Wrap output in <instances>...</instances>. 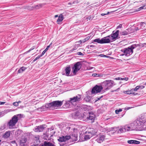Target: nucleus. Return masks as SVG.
I'll return each instance as SVG.
<instances>
[{"mask_svg": "<svg viewBox=\"0 0 146 146\" xmlns=\"http://www.w3.org/2000/svg\"><path fill=\"white\" fill-rule=\"evenodd\" d=\"M144 116H141L133 123L131 124V130H141L142 126L146 124V119Z\"/></svg>", "mask_w": 146, "mask_h": 146, "instance_id": "1", "label": "nucleus"}, {"mask_svg": "<svg viewBox=\"0 0 146 146\" xmlns=\"http://www.w3.org/2000/svg\"><path fill=\"white\" fill-rule=\"evenodd\" d=\"M62 102L58 100L54 101L46 104L45 106L42 107L40 109L43 111L46 110L47 108L52 110L56 109L57 107H60L62 105Z\"/></svg>", "mask_w": 146, "mask_h": 146, "instance_id": "2", "label": "nucleus"}, {"mask_svg": "<svg viewBox=\"0 0 146 146\" xmlns=\"http://www.w3.org/2000/svg\"><path fill=\"white\" fill-rule=\"evenodd\" d=\"M81 100V95L78 94L75 96L70 98V100L66 102L65 103L66 106V107H68L69 106V103L74 105L76 103H78Z\"/></svg>", "mask_w": 146, "mask_h": 146, "instance_id": "3", "label": "nucleus"}, {"mask_svg": "<svg viewBox=\"0 0 146 146\" xmlns=\"http://www.w3.org/2000/svg\"><path fill=\"white\" fill-rule=\"evenodd\" d=\"M21 114H17L14 116L7 123V125L9 129H13L15 128V126L18 120V117L20 116Z\"/></svg>", "mask_w": 146, "mask_h": 146, "instance_id": "4", "label": "nucleus"}, {"mask_svg": "<svg viewBox=\"0 0 146 146\" xmlns=\"http://www.w3.org/2000/svg\"><path fill=\"white\" fill-rule=\"evenodd\" d=\"M138 45V44H133L128 48H124L121 51L124 53L125 55L126 56H129L133 53V49L136 48Z\"/></svg>", "mask_w": 146, "mask_h": 146, "instance_id": "5", "label": "nucleus"}, {"mask_svg": "<svg viewBox=\"0 0 146 146\" xmlns=\"http://www.w3.org/2000/svg\"><path fill=\"white\" fill-rule=\"evenodd\" d=\"M82 66L81 62H78L75 64L74 66L72 67V72L74 74L76 73L80 70Z\"/></svg>", "mask_w": 146, "mask_h": 146, "instance_id": "6", "label": "nucleus"}, {"mask_svg": "<svg viewBox=\"0 0 146 146\" xmlns=\"http://www.w3.org/2000/svg\"><path fill=\"white\" fill-rule=\"evenodd\" d=\"M96 131H86V134L84 136V140H87L90 139L93 135H95L96 133Z\"/></svg>", "mask_w": 146, "mask_h": 146, "instance_id": "7", "label": "nucleus"}, {"mask_svg": "<svg viewBox=\"0 0 146 146\" xmlns=\"http://www.w3.org/2000/svg\"><path fill=\"white\" fill-rule=\"evenodd\" d=\"M103 84L107 88H110L115 85L114 81L111 80H105Z\"/></svg>", "mask_w": 146, "mask_h": 146, "instance_id": "8", "label": "nucleus"}, {"mask_svg": "<svg viewBox=\"0 0 146 146\" xmlns=\"http://www.w3.org/2000/svg\"><path fill=\"white\" fill-rule=\"evenodd\" d=\"M95 117V116L94 113L93 112H91L89 113V116L86 117L85 115H84L83 118L84 119L86 118L87 120H90V122L92 123L94 121Z\"/></svg>", "mask_w": 146, "mask_h": 146, "instance_id": "9", "label": "nucleus"}, {"mask_svg": "<svg viewBox=\"0 0 146 146\" xmlns=\"http://www.w3.org/2000/svg\"><path fill=\"white\" fill-rule=\"evenodd\" d=\"M102 89L103 88L101 86L96 85L92 89V94H96L100 92Z\"/></svg>", "mask_w": 146, "mask_h": 146, "instance_id": "10", "label": "nucleus"}, {"mask_svg": "<svg viewBox=\"0 0 146 146\" xmlns=\"http://www.w3.org/2000/svg\"><path fill=\"white\" fill-rule=\"evenodd\" d=\"M71 72V68L70 66L66 67L65 70L62 72L63 75H65L67 76H70V74Z\"/></svg>", "mask_w": 146, "mask_h": 146, "instance_id": "11", "label": "nucleus"}, {"mask_svg": "<svg viewBox=\"0 0 146 146\" xmlns=\"http://www.w3.org/2000/svg\"><path fill=\"white\" fill-rule=\"evenodd\" d=\"M105 138V136L104 135L100 134L98 136L96 140L98 143H100L104 140Z\"/></svg>", "mask_w": 146, "mask_h": 146, "instance_id": "12", "label": "nucleus"}, {"mask_svg": "<svg viewBox=\"0 0 146 146\" xmlns=\"http://www.w3.org/2000/svg\"><path fill=\"white\" fill-rule=\"evenodd\" d=\"M110 37V35H109L102 38V41L103 42L102 44L109 43L111 42H112V41Z\"/></svg>", "mask_w": 146, "mask_h": 146, "instance_id": "13", "label": "nucleus"}, {"mask_svg": "<svg viewBox=\"0 0 146 146\" xmlns=\"http://www.w3.org/2000/svg\"><path fill=\"white\" fill-rule=\"evenodd\" d=\"M119 33V31L117 30L115 33L114 31L113 32V33L110 35V37L112 41L115 39L118 36Z\"/></svg>", "mask_w": 146, "mask_h": 146, "instance_id": "14", "label": "nucleus"}, {"mask_svg": "<svg viewBox=\"0 0 146 146\" xmlns=\"http://www.w3.org/2000/svg\"><path fill=\"white\" fill-rule=\"evenodd\" d=\"M44 128V127L43 125H40L36 126L34 129V130L36 132H40L42 131Z\"/></svg>", "mask_w": 146, "mask_h": 146, "instance_id": "15", "label": "nucleus"}, {"mask_svg": "<svg viewBox=\"0 0 146 146\" xmlns=\"http://www.w3.org/2000/svg\"><path fill=\"white\" fill-rule=\"evenodd\" d=\"M117 133H121L126 132L123 126H121L119 127H117Z\"/></svg>", "mask_w": 146, "mask_h": 146, "instance_id": "16", "label": "nucleus"}, {"mask_svg": "<svg viewBox=\"0 0 146 146\" xmlns=\"http://www.w3.org/2000/svg\"><path fill=\"white\" fill-rule=\"evenodd\" d=\"M82 108L85 111H89L92 110V107L90 106L83 105L82 106Z\"/></svg>", "mask_w": 146, "mask_h": 146, "instance_id": "17", "label": "nucleus"}, {"mask_svg": "<svg viewBox=\"0 0 146 146\" xmlns=\"http://www.w3.org/2000/svg\"><path fill=\"white\" fill-rule=\"evenodd\" d=\"M117 130V127H114L113 128H111L109 129H107L106 131H108L107 133L109 134L108 132H111L112 133H115L116 131Z\"/></svg>", "mask_w": 146, "mask_h": 146, "instance_id": "18", "label": "nucleus"}, {"mask_svg": "<svg viewBox=\"0 0 146 146\" xmlns=\"http://www.w3.org/2000/svg\"><path fill=\"white\" fill-rule=\"evenodd\" d=\"M41 146H55L53 144L50 142L45 141Z\"/></svg>", "mask_w": 146, "mask_h": 146, "instance_id": "19", "label": "nucleus"}, {"mask_svg": "<svg viewBox=\"0 0 146 146\" xmlns=\"http://www.w3.org/2000/svg\"><path fill=\"white\" fill-rule=\"evenodd\" d=\"M10 133L11 132L10 131H7L4 134L3 137L4 138H7L10 136Z\"/></svg>", "mask_w": 146, "mask_h": 146, "instance_id": "20", "label": "nucleus"}, {"mask_svg": "<svg viewBox=\"0 0 146 146\" xmlns=\"http://www.w3.org/2000/svg\"><path fill=\"white\" fill-rule=\"evenodd\" d=\"M64 19V16L62 14H61L58 16V18L57 20V22L58 24H59V22H61Z\"/></svg>", "mask_w": 146, "mask_h": 146, "instance_id": "21", "label": "nucleus"}, {"mask_svg": "<svg viewBox=\"0 0 146 146\" xmlns=\"http://www.w3.org/2000/svg\"><path fill=\"white\" fill-rule=\"evenodd\" d=\"M73 132L71 134L73 136L75 137L77 136V133L78 132V131L77 129L74 128L73 130Z\"/></svg>", "mask_w": 146, "mask_h": 146, "instance_id": "22", "label": "nucleus"}, {"mask_svg": "<svg viewBox=\"0 0 146 146\" xmlns=\"http://www.w3.org/2000/svg\"><path fill=\"white\" fill-rule=\"evenodd\" d=\"M127 143H129L130 144H139L140 143V142L136 141V140H130L128 141Z\"/></svg>", "mask_w": 146, "mask_h": 146, "instance_id": "23", "label": "nucleus"}, {"mask_svg": "<svg viewBox=\"0 0 146 146\" xmlns=\"http://www.w3.org/2000/svg\"><path fill=\"white\" fill-rule=\"evenodd\" d=\"M79 113L76 111L75 113H73L72 114V117L75 119L78 118V116H79Z\"/></svg>", "mask_w": 146, "mask_h": 146, "instance_id": "24", "label": "nucleus"}, {"mask_svg": "<svg viewBox=\"0 0 146 146\" xmlns=\"http://www.w3.org/2000/svg\"><path fill=\"white\" fill-rule=\"evenodd\" d=\"M126 131L131 130V126L129 125H125L123 126Z\"/></svg>", "mask_w": 146, "mask_h": 146, "instance_id": "25", "label": "nucleus"}, {"mask_svg": "<svg viewBox=\"0 0 146 146\" xmlns=\"http://www.w3.org/2000/svg\"><path fill=\"white\" fill-rule=\"evenodd\" d=\"M26 69V67L23 66L19 70L18 72L19 73H21L24 71Z\"/></svg>", "mask_w": 146, "mask_h": 146, "instance_id": "26", "label": "nucleus"}, {"mask_svg": "<svg viewBox=\"0 0 146 146\" xmlns=\"http://www.w3.org/2000/svg\"><path fill=\"white\" fill-rule=\"evenodd\" d=\"M140 27V28L141 29H143L145 26V23L144 22H142L140 23V24L138 25Z\"/></svg>", "mask_w": 146, "mask_h": 146, "instance_id": "27", "label": "nucleus"}, {"mask_svg": "<svg viewBox=\"0 0 146 146\" xmlns=\"http://www.w3.org/2000/svg\"><path fill=\"white\" fill-rule=\"evenodd\" d=\"M34 139L36 143L37 144H38L40 143V141L39 140V136L38 135L35 137Z\"/></svg>", "mask_w": 146, "mask_h": 146, "instance_id": "28", "label": "nucleus"}, {"mask_svg": "<svg viewBox=\"0 0 146 146\" xmlns=\"http://www.w3.org/2000/svg\"><path fill=\"white\" fill-rule=\"evenodd\" d=\"M52 44V43H51L49 45H48L47 47L42 52V53L41 54L42 55H43L45 54L46 52L48 50V48L50 47L51 45Z\"/></svg>", "mask_w": 146, "mask_h": 146, "instance_id": "29", "label": "nucleus"}, {"mask_svg": "<svg viewBox=\"0 0 146 146\" xmlns=\"http://www.w3.org/2000/svg\"><path fill=\"white\" fill-rule=\"evenodd\" d=\"M128 30H126V31L121 32L120 34L121 35H126L128 34Z\"/></svg>", "mask_w": 146, "mask_h": 146, "instance_id": "30", "label": "nucleus"}, {"mask_svg": "<svg viewBox=\"0 0 146 146\" xmlns=\"http://www.w3.org/2000/svg\"><path fill=\"white\" fill-rule=\"evenodd\" d=\"M94 41L95 42H98L100 44H102L103 42L102 41V38L101 39L99 38L95 39L94 40Z\"/></svg>", "mask_w": 146, "mask_h": 146, "instance_id": "31", "label": "nucleus"}, {"mask_svg": "<svg viewBox=\"0 0 146 146\" xmlns=\"http://www.w3.org/2000/svg\"><path fill=\"white\" fill-rule=\"evenodd\" d=\"M133 91V89H132L131 90L129 91H127L124 92V93L126 94H134V93H132V92Z\"/></svg>", "mask_w": 146, "mask_h": 146, "instance_id": "32", "label": "nucleus"}, {"mask_svg": "<svg viewBox=\"0 0 146 146\" xmlns=\"http://www.w3.org/2000/svg\"><path fill=\"white\" fill-rule=\"evenodd\" d=\"M146 9V4H144L143 6H141V7L139 8L138 10H137V11H139L140 10H141L143 9Z\"/></svg>", "mask_w": 146, "mask_h": 146, "instance_id": "33", "label": "nucleus"}, {"mask_svg": "<svg viewBox=\"0 0 146 146\" xmlns=\"http://www.w3.org/2000/svg\"><path fill=\"white\" fill-rule=\"evenodd\" d=\"M27 141L26 138H24L22 139L20 141V143L21 144H23L26 142Z\"/></svg>", "mask_w": 146, "mask_h": 146, "instance_id": "34", "label": "nucleus"}, {"mask_svg": "<svg viewBox=\"0 0 146 146\" xmlns=\"http://www.w3.org/2000/svg\"><path fill=\"white\" fill-rule=\"evenodd\" d=\"M58 140L59 141L61 142L65 141V137L63 136L62 137L60 138L59 139H58Z\"/></svg>", "mask_w": 146, "mask_h": 146, "instance_id": "35", "label": "nucleus"}, {"mask_svg": "<svg viewBox=\"0 0 146 146\" xmlns=\"http://www.w3.org/2000/svg\"><path fill=\"white\" fill-rule=\"evenodd\" d=\"M42 7V5L41 4H39L38 5H37L36 6H33V7L34 8H35L36 9H38L40 7Z\"/></svg>", "mask_w": 146, "mask_h": 146, "instance_id": "36", "label": "nucleus"}, {"mask_svg": "<svg viewBox=\"0 0 146 146\" xmlns=\"http://www.w3.org/2000/svg\"><path fill=\"white\" fill-rule=\"evenodd\" d=\"M122 111V109L121 108L119 109L118 110H116L115 111V113L118 114L119 113V112H120Z\"/></svg>", "mask_w": 146, "mask_h": 146, "instance_id": "37", "label": "nucleus"}, {"mask_svg": "<svg viewBox=\"0 0 146 146\" xmlns=\"http://www.w3.org/2000/svg\"><path fill=\"white\" fill-rule=\"evenodd\" d=\"M84 99L87 102H89L90 101V99L89 96L86 97L84 98Z\"/></svg>", "mask_w": 146, "mask_h": 146, "instance_id": "38", "label": "nucleus"}, {"mask_svg": "<svg viewBox=\"0 0 146 146\" xmlns=\"http://www.w3.org/2000/svg\"><path fill=\"white\" fill-rule=\"evenodd\" d=\"M6 125L5 124H3L1 126L0 129L1 130H3L4 129L6 128Z\"/></svg>", "mask_w": 146, "mask_h": 146, "instance_id": "39", "label": "nucleus"}, {"mask_svg": "<svg viewBox=\"0 0 146 146\" xmlns=\"http://www.w3.org/2000/svg\"><path fill=\"white\" fill-rule=\"evenodd\" d=\"M65 137V141L70 139L71 137L70 135H66Z\"/></svg>", "mask_w": 146, "mask_h": 146, "instance_id": "40", "label": "nucleus"}, {"mask_svg": "<svg viewBox=\"0 0 146 146\" xmlns=\"http://www.w3.org/2000/svg\"><path fill=\"white\" fill-rule=\"evenodd\" d=\"M94 18V17L93 16H90L88 17H87L86 19H88L90 20H92Z\"/></svg>", "mask_w": 146, "mask_h": 146, "instance_id": "41", "label": "nucleus"}, {"mask_svg": "<svg viewBox=\"0 0 146 146\" xmlns=\"http://www.w3.org/2000/svg\"><path fill=\"white\" fill-rule=\"evenodd\" d=\"M43 55L41 54L40 55L38 56L37 57H36L35 59H34L33 61L34 62H35V61L37 60V59H39L40 57L42 56Z\"/></svg>", "mask_w": 146, "mask_h": 146, "instance_id": "42", "label": "nucleus"}, {"mask_svg": "<svg viewBox=\"0 0 146 146\" xmlns=\"http://www.w3.org/2000/svg\"><path fill=\"white\" fill-rule=\"evenodd\" d=\"M22 131L20 130H18L16 131V133L17 135H19L21 133Z\"/></svg>", "mask_w": 146, "mask_h": 146, "instance_id": "43", "label": "nucleus"}, {"mask_svg": "<svg viewBox=\"0 0 146 146\" xmlns=\"http://www.w3.org/2000/svg\"><path fill=\"white\" fill-rule=\"evenodd\" d=\"M139 89V86H137L135 88L133 89V91H137Z\"/></svg>", "mask_w": 146, "mask_h": 146, "instance_id": "44", "label": "nucleus"}, {"mask_svg": "<svg viewBox=\"0 0 146 146\" xmlns=\"http://www.w3.org/2000/svg\"><path fill=\"white\" fill-rule=\"evenodd\" d=\"M44 135H46V136H44V139L45 140H49V139L48 138V137L49 136V135H47L46 134H45Z\"/></svg>", "mask_w": 146, "mask_h": 146, "instance_id": "45", "label": "nucleus"}, {"mask_svg": "<svg viewBox=\"0 0 146 146\" xmlns=\"http://www.w3.org/2000/svg\"><path fill=\"white\" fill-rule=\"evenodd\" d=\"M13 105L14 106H18V105H19L18 103L17 102H14L13 103Z\"/></svg>", "mask_w": 146, "mask_h": 146, "instance_id": "46", "label": "nucleus"}, {"mask_svg": "<svg viewBox=\"0 0 146 146\" xmlns=\"http://www.w3.org/2000/svg\"><path fill=\"white\" fill-rule=\"evenodd\" d=\"M92 76L94 77H98L100 76L99 74H92Z\"/></svg>", "mask_w": 146, "mask_h": 146, "instance_id": "47", "label": "nucleus"}, {"mask_svg": "<svg viewBox=\"0 0 146 146\" xmlns=\"http://www.w3.org/2000/svg\"><path fill=\"white\" fill-rule=\"evenodd\" d=\"M121 80H128V78H121Z\"/></svg>", "mask_w": 146, "mask_h": 146, "instance_id": "48", "label": "nucleus"}, {"mask_svg": "<svg viewBox=\"0 0 146 146\" xmlns=\"http://www.w3.org/2000/svg\"><path fill=\"white\" fill-rule=\"evenodd\" d=\"M138 27H135V30L136 31H138V30H139V29H140V27H139V26L138 25Z\"/></svg>", "mask_w": 146, "mask_h": 146, "instance_id": "49", "label": "nucleus"}, {"mask_svg": "<svg viewBox=\"0 0 146 146\" xmlns=\"http://www.w3.org/2000/svg\"><path fill=\"white\" fill-rule=\"evenodd\" d=\"M90 38V36H88V37H87L85 38V40L86 41L87 40H89V39Z\"/></svg>", "mask_w": 146, "mask_h": 146, "instance_id": "50", "label": "nucleus"}, {"mask_svg": "<svg viewBox=\"0 0 146 146\" xmlns=\"http://www.w3.org/2000/svg\"><path fill=\"white\" fill-rule=\"evenodd\" d=\"M35 48V47L34 46L32 48H31L27 52H29L30 51H31V50L34 49Z\"/></svg>", "mask_w": 146, "mask_h": 146, "instance_id": "51", "label": "nucleus"}, {"mask_svg": "<svg viewBox=\"0 0 146 146\" xmlns=\"http://www.w3.org/2000/svg\"><path fill=\"white\" fill-rule=\"evenodd\" d=\"M122 27V25L121 24H120L116 28L117 29H118L119 28H121Z\"/></svg>", "mask_w": 146, "mask_h": 146, "instance_id": "52", "label": "nucleus"}, {"mask_svg": "<svg viewBox=\"0 0 146 146\" xmlns=\"http://www.w3.org/2000/svg\"><path fill=\"white\" fill-rule=\"evenodd\" d=\"M78 54L79 55L83 56V54L81 52H78Z\"/></svg>", "mask_w": 146, "mask_h": 146, "instance_id": "53", "label": "nucleus"}, {"mask_svg": "<svg viewBox=\"0 0 146 146\" xmlns=\"http://www.w3.org/2000/svg\"><path fill=\"white\" fill-rule=\"evenodd\" d=\"M139 89L140 88V89H142L145 87L144 86H139Z\"/></svg>", "mask_w": 146, "mask_h": 146, "instance_id": "54", "label": "nucleus"}, {"mask_svg": "<svg viewBox=\"0 0 146 146\" xmlns=\"http://www.w3.org/2000/svg\"><path fill=\"white\" fill-rule=\"evenodd\" d=\"M80 41H81V42H82H82L84 43V42H86V41L85 40V39H83V40H81Z\"/></svg>", "mask_w": 146, "mask_h": 146, "instance_id": "55", "label": "nucleus"}, {"mask_svg": "<svg viewBox=\"0 0 146 146\" xmlns=\"http://www.w3.org/2000/svg\"><path fill=\"white\" fill-rule=\"evenodd\" d=\"M100 56L102 57H105L106 56H106V55H104V54H101L100 55Z\"/></svg>", "mask_w": 146, "mask_h": 146, "instance_id": "56", "label": "nucleus"}, {"mask_svg": "<svg viewBox=\"0 0 146 146\" xmlns=\"http://www.w3.org/2000/svg\"><path fill=\"white\" fill-rule=\"evenodd\" d=\"M102 97H103V96H102L100 97L97 98V100H96V101H97L100 100L102 98Z\"/></svg>", "mask_w": 146, "mask_h": 146, "instance_id": "57", "label": "nucleus"}, {"mask_svg": "<svg viewBox=\"0 0 146 146\" xmlns=\"http://www.w3.org/2000/svg\"><path fill=\"white\" fill-rule=\"evenodd\" d=\"M114 80H121V78H120L119 77H117V78H115L114 79Z\"/></svg>", "mask_w": 146, "mask_h": 146, "instance_id": "58", "label": "nucleus"}, {"mask_svg": "<svg viewBox=\"0 0 146 146\" xmlns=\"http://www.w3.org/2000/svg\"><path fill=\"white\" fill-rule=\"evenodd\" d=\"M5 102H0V105H3L5 103Z\"/></svg>", "mask_w": 146, "mask_h": 146, "instance_id": "59", "label": "nucleus"}, {"mask_svg": "<svg viewBox=\"0 0 146 146\" xmlns=\"http://www.w3.org/2000/svg\"><path fill=\"white\" fill-rule=\"evenodd\" d=\"M109 13V12H108L107 13V14L102 13V14H101V15L102 16H104L105 15H107V14H108Z\"/></svg>", "mask_w": 146, "mask_h": 146, "instance_id": "60", "label": "nucleus"}, {"mask_svg": "<svg viewBox=\"0 0 146 146\" xmlns=\"http://www.w3.org/2000/svg\"><path fill=\"white\" fill-rule=\"evenodd\" d=\"M132 108V107H128V108H125V110H129L130 108Z\"/></svg>", "mask_w": 146, "mask_h": 146, "instance_id": "61", "label": "nucleus"}, {"mask_svg": "<svg viewBox=\"0 0 146 146\" xmlns=\"http://www.w3.org/2000/svg\"><path fill=\"white\" fill-rule=\"evenodd\" d=\"M58 17V15H56L54 16V17L55 18H56Z\"/></svg>", "mask_w": 146, "mask_h": 146, "instance_id": "62", "label": "nucleus"}, {"mask_svg": "<svg viewBox=\"0 0 146 146\" xmlns=\"http://www.w3.org/2000/svg\"><path fill=\"white\" fill-rule=\"evenodd\" d=\"M18 103V104H19V103H20L21 102V101H19L18 102H17Z\"/></svg>", "mask_w": 146, "mask_h": 146, "instance_id": "63", "label": "nucleus"}, {"mask_svg": "<svg viewBox=\"0 0 146 146\" xmlns=\"http://www.w3.org/2000/svg\"><path fill=\"white\" fill-rule=\"evenodd\" d=\"M125 55L124 54H124H121L120 55L121 56H123V55Z\"/></svg>", "mask_w": 146, "mask_h": 146, "instance_id": "64", "label": "nucleus"}]
</instances>
